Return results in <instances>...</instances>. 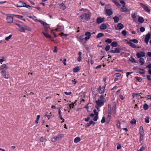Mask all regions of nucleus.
Listing matches in <instances>:
<instances>
[{
    "label": "nucleus",
    "instance_id": "nucleus-1",
    "mask_svg": "<svg viewBox=\"0 0 151 151\" xmlns=\"http://www.w3.org/2000/svg\"><path fill=\"white\" fill-rule=\"evenodd\" d=\"M106 95L105 94L104 95H101L99 98L98 100L96 101L97 105L100 106L103 105L104 101V97Z\"/></svg>",
    "mask_w": 151,
    "mask_h": 151
},
{
    "label": "nucleus",
    "instance_id": "nucleus-2",
    "mask_svg": "<svg viewBox=\"0 0 151 151\" xmlns=\"http://www.w3.org/2000/svg\"><path fill=\"white\" fill-rule=\"evenodd\" d=\"M16 24L17 25L19 28V30L22 32H25V30H28L29 31H31V29L25 25H21L19 24Z\"/></svg>",
    "mask_w": 151,
    "mask_h": 151
},
{
    "label": "nucleus",
    "instance_id": "nucleus-3",
    "mask_svg": "<svg viewBox=\"0 0 151 151\" xmlns=\"http://www.w3.org/2000/svg\"><path fill=\"white\" fill-rule=\"evenodd\" d=\"M17 6L19 7H25L29 9H32L31 6L27 5L25 2L22 1H19L17 4Z\"/></svg>",
    "mask_w": 151,
    "mask_h": 151
},
{
    "label": "nucleus",
    "instance_id": "nucleus-4",
    "mask_svg": "<svg viewBox=\"0 0 151 151\" xmlns=\"http://www.w3.org/2000/svg\"><path fill=\"white\" fill-rule=\"evenodd\" d=\"M80 17L82 19H85L90 18L89 14L88 13L83 14L80 16Z\"/></svg>",
    "mask_w": 151,
    "mask_h": 151
},
{
    "label": "nucleus",
    "instance_id": "nucleus-5",
    "mask_svg": "<svg viewBox=\"0 0 151 151\" xmlns=\"http://www.w3.org/2000/svg\"><path fill=\"white\" fill-rule=\"evenodd\" d=\"M91 35V34L90 32H85V35L86 36V37H85V38L86 41L88 40L90 38Z\"/></svg>",
    "mask_w": 151,
    "mask_h": 151
},
{
    "label": "nucleus",
    "instance_id": "nucleus-6",
    "mask_svg": "<svg viewBox=\"0 0 151 151\" xmlns=\"http://www.w3.org/2000/svg\"><path fill=\"white\" fill-rule=\"evenodd\" d=\"M38 22H40L41 24H42L45 27V30L46 31L47 30V27H48L49 25L47 24V23H46L45 22L43 21L40 19L38 20Z\"/></svg>",
    "mask_w": 151,
    "mask_h": 151
},
{
    "label": "nucleus",
    "instance_id": "nucleus-7",
    "mask_svg": "<svg viewBox=\"0 0 151 151\" xmlns=\"http://www.w3.org/2000/svg\"><path fill=\"white\" fill-rule=\"evenodd\" d=\"M140 6L143 8L147 12L150 13V10L149 8L146 6L142 3H141L140 4Z\"/></svg>",
    "mask_w": 151,
    "mask_h": 151
},
{
    "label": "nucleus",
    "instance_id": "nucleus-8",
    "mask_svg": "<svg viewBox=\"0 0 151 151\" xmlns=\"http://www.w3.org/2000/svg\"><path fill=\"white\" fill-rule=\"evenodd\" d=\"M104 17L102 18L101 17H98L96 19V22L97 24H99L104 22Z\"/></svg>",
    "mask_w": 151,
    "mask_h": 151
},
{
    "label": "nucleus",
    "instance_id": "nucleus-9",
    "mask_svg": "<svg viewBox=\"0 0 151 151\" xmlns=\"http://www.w3.org/2000/svg\"><path fill=\"white\" fill-rule=\"evenodd\" d=\"M136 55L137 58H141V57H144L145 56V53L143 51H140L139 52L137 53Z\"/></svg>",
    "mask_w": 151,
    "mask_h": 151
},
{
    "label": "nucleus",
    "instance_id": "nucleus-10",
    "mask_svg": "<svg viewBox=\"0 0 151 151\" xmlns=\"http://www.w3.org/2000/svg\"><path fill=\"white\" fill-rule=\"evenodd\" d=\"M150 36L151 35L150 33H148L146 35L145 39V41L147 45L149 41L150 37Z\"/></svg>",
    "mask_w": 151,
    "mask_h": 151
},
{
    "label": "nucleus",
    "instance_id": "nucleus-11",
    "mask_svg": "<svg viewBox=\"0 0 151 151\" xmlns=\"http://www.w3.org/2000/svg\"><path fill=\"white\" fill-rule=\"evenodd\" d=\"M93 112H94V114L95 115V116L93 119V120L95 121H96L97 120L98 117V112H97V111L96 109L93 110Z\"/></svg>",
    "mask_w": 151,
    "mask_h": 151
},
{
    "label": "nucleus",
    "instance_id": "nucleus-12",
    "mask_svg": "<svg viewBox=\"0 0 151 151\" xmlns=\"http://www.w3.org/2000/svg\"><path fill=\"white\" fill-rule=\"evenodd\" d=\"M121 50L119 48H115L114 50H111L109 51L111 53H119L120 52Z\"/></svg>",
    "mask_w": 151,
    "mask_h": 151
},
{
    "label": "nucleus",
    "instance_id": "nucleus-13",
    "mask_svg": "<svg viewBox=\"0 0 151 151\" xmlns=\"http://www.w3.org/2000/svg\"><path fill=\"white\" fill-rule=\"evenodd\" d=\"M1 73L2 76L5 78H8V76L6 75V72L5 70H3L1 72Z\"/></svg>",
    "mask_w": 151,
    "mask_h": 151
},
{
    "label": "nucleus",
    "instance_id": "nucleus-14",
    "mask_svg": "<svg viewBox=\"0 0 151 151\" xmlns=\"http://www.w3.org/2000/svg\"><path fill=\"white\" fill-rule=\"evenodd\" d=\"M105 86L104 87V88H102L101 86H99L98 89V91L99 93H104V89L105 88Z\"/></svg>",
    "mask_w": 151,
    "mask_h": 151
},
{
    "label": "nucleus",
    "instance_id": "nucleus-15",
    "mask_svg": "<svg viewBox=\"0 0 151 151\" xmlns=\"http://www.w3.org/2000/svg\"><path fill=\"white\" fill-rule=\"evenodd\" d=\"M6 20L9 23H12L13 22V18L10 16H8L6 17Z\"/></svg>",
    "mask_w": 151,
    "mask_h": 151
},
{
    "label": "nucleus",
    "instance_id": "nucleus-16",
    "mask_svg": "<svg viewBox=\"0 0 151 151\" xmlns=\"http://www.w3.org/2000/svg\"><path fill=\"white\" fill-rule=\"evenodd\" d=\"M107 28L106 25L104 24H102L100 27V28L102 30L106 29Z\"/></svg>",
    "mask_w": 151,
    "mask_h": 151
},
{
    "label": "nucleus",
    "instance_id": "nucleus-17",
    "mask_svg": "<svg viewBox=\"0 0 151 151\" xmlns=\"http://www.w3.org/2000/svg\"><path fill=\"white\" fill-rule=\"evenodd\" d=\"M117 27L119 29H122L124 27L123 25L121 23H119L118 24Z\"/></svg>",
    "mask_w": 151,
    "mask_h": 151
},
{
    "label": "nucleus",
    "instance_id": "nucleus-18",
    "mask_svg": "<svg viewBox=\"0 0 151 151\" xmlns=\"http://www.w3.org/2000/svg\"><path fill=\"white\" fill-rule=\"evenodd\" d=\"M106 14L109 16L111 15L112 14V12L111 11V10L110 9H106Z\"/></svg>",
    "mask_w": 151,
    "mask_h": 151
},
{
    "label": "nucleus",
    "instance_id": "nucleus-19",
    "mask_svg": "<svg viewBox=\"0 0 151 151\" xmlns=\"http://www.w3.org/2000/svg\"><path fill=\"white\" fill-rule=\"evenodd\" d=\"M0 68L1 70L4 69L6 70L8 68L5 64H3L1 66Z\"/></svg>",
    "mask_w": 151,
    "mask_h": 151
},
{
    "label": "nucleus",
    "instance_id": "nucleus-20",
    "mask_svg": "<svg viewBox=\"0 0 151 151\" xmlns=\"http://www.w3.org/2000/svg\"><path fill=\"white\" fill-rule=\"evenodd\" d=\"M113 19H114V22L115 23H117L119 21V18L117 16L114 17Z\"/></svg>",
    "mask_w": 151,
    "mask_h": 151
},
{
    "label": "nucleus",
    "instance_id": "nucleus-21",
    "mask_svg": "<svg viewBox=\"0 0 151 151\" xmlns=\"http://www.w3.org/2000/svg\"><path fill=\"white\" fill-rule=\"evenodd\" d=\"M127 44H129V45L133 48H136L137 46L131 42H127Z\"/></svg>",
    "mask_w": 151,
    "mask_h": 151
},
{
    "label": "nucleus",
    "instance_id": "nucleus-22",
    "mask_svg": "<svg viewBox=\"0 0 151 151\" xmlns=\"http://www.w3.org/2000/svg\"><path fill=\"white\" fill-rule=\"evenodd\" d=\"M93 123V124H95V123L92 120H91L90 121L89 123H87V124L86 125V127H88L90 126V125Z\"/></svg>",
    "mask_w": 151,
    "mask_h": 151
},
{
    "label": "nucleus",
    "instance_id": "nucleus-23",
    "mask_svg": "<svg viewBox=\"0 0 151 151\" xmlns=\"http://www.w3.org/2000/svg\"><path fill=\"white\" fill-rule=\"evenodd\" d=\"M138 20V22L140 23H142L144 21V18L142 17H139Z\"/></svg>",
    "mask_w": 151,
    "mask_h": 151
},
{
    "label": "nucleus",
    "instance_id": "nucleus-24",
    "mask_svg": "<svg viewBox=\"0 0 151 151\" xmlns=\"http://www.w3.org/2000/svg\"><path fill=\"white\" fill-rule=\"evenodd\" d=\"M80 70V68L79 67L77 66L75 68H74L73 70V72H74L76 73L78 72Z\"/></svg>",
    "mask_w": 151,
    "mask_h": 151
},
{
    "label": "nucleus",
    "instance_id": "nucleus-25",
    "mask_svg": "<svg viewBox=\"0 0 151 151\" xmlns=\"http://www.w3.org/2000/svg\"><path fill=\"white\" fill-rule=\"evenodd\" d=\"M140 71L139 72V73L141 74H144L145 72V70L144 69H142L140 68H139Z\"/></svg>",
    "mask_w": 151,
    "mask_h": 151
},
{
    "label": "nucleus",
    "instance_id": "nucleus-26",
    "mask_svg": "<svg viewBox=\"0 0 151 151\" xmlns=\"http://www.w3.org/2000/svg\"><path fill=\"white\" fill-rule=\"evenodd\" d=\"M118 45L116 41H114L112 42L111 45L113 47H116Z\"/></svg>",
    "mask_w": 151,
    "mask_h": 151
},
{
    "label": "nucleus",
    "instance_id": "nucleus-27",
    "mask_svg": "<svg viewBox=\"0 0 151 151\" xmlns=\"http://www.w3.org/2000/svg\"><path fill=\"white\" fill-rule=\"evenodd\" d=\"M139 134H143L144 133V131L143 129V127L142 126H141L139 128Z\"/></svg>",
    "mask_w": 151,
    "mask_h": 151
},
{
    "label": "nucleus",
    "instance_id": "nucleus-28",
    "mask_svg": "<svg viewBox=\"0 0 151 151\" xmlns=\"http://www.w3.org/2000/svg\"><path fill=\"white\" fill-rule=\"evenodd\" d=\"M139 63L141 65L144 64L145 63L144 59L143 58H140L139 59Z\"/></svg>",
    "mask_w": 151,
    "mask_h": 151
},
{
    "label": "nucleus",
    "instance_id": "nucleus-29",
    "mask_svg": "<svg viewBox=\"0 0 151 151\" xmlns=\"http://www.w3.org/2000/svg\"><path fill=\"white\" fill-rule=\"evenodd\" d=\"M81 140V139L78 137L75 138L74 139V142L75 143H77Z\"/></svg>",
    "mask_w": 151,
    "mask_h": 151
},
{
    "label": "nucleus",
    "instance_id": "nucleus-30",
    "mask_svg": "<svg viewBox=\"0 0 151 151\" xmlns=\"http://www.w3.org/2000/svg\"><path fill=\"white\" fill-rule=\"evenodd\" d=\"M42 33L44 34V35L47 38H50V37H51V36L47 33L42 32Z\"/></svg>",
    "mask_w": 151,
    "mask_h": 151
},
{
    "label": "nucleus",
    "instance_id": "nucleus-31",
    "mask_svg": "<svg viewBox=\"0 0 151 151\" xmlns=\"http://www.w3.org/2000/svg\"><path fill=\"white\" fill-rule=\"evenodd\" d=\"M121 11L123 12H126L127 10L126 7H125V5H123L121 8Z\"/></svg>",
    "mask_w": 151,
    "mask_h": 151
},
{
    "label": "nucleus",
    "instance_id": "nucleus-32",
    "mask_svg": "<svg viewBox=\"0 0 151 151\" xmlns=\"http://www.w3.org/2000/svg\"><path fill=\"white\" fill-rule=\"evenodd\" d=\"M104 36V34L102 33H99L97 35L96 37V38H98L101 37H102Z\"/></svg>",
    "mask_w": 151,
    "mask_h": 151
},
{
    "label": "nucleus",
    "instance_id": "nucleus-33",
    "mask_svg": "<svg viewBox=\"0 0 151 151\" xmlns=\"http://www.w3.org/2000/svg\"><path fill=\"white\" fill-rule=\"evenodd\" d=\"M116 104L114 103V105L112 107V111L113 112H116Z\"/></svg>",
    "mask_w": 151,
    "mask_h": 151
},
{
    "label": "nucleus",
    "instance_id": "nucleus-34",
    "mask_svg": "<svg viewBox=\"0 0 151 151\" xmlns=\"http://www.w3.org/2000/svg\"><path fill=\"white\" fill-rule=\"evenodd\" d=\"M132 96L133 97H134V96L137 97L139 96H140V93H133Z\"/></svg>",
    "mask_w": 151,
    "mask_h": 151
},
{
    "label": "nucleus",
    "instance_id": "nucleus-35",
    "mask_svg": "<svg viewBox=\"0 0 151 151\" xmlns=\"http://www.w3.org/2000/svg\"><path fill=\"white\" fill-rule=\"evenodd\" d=\"M105 42L107 43L106 44H110L112 42V40L111 39H108L105 40Z\"/></svg>",
    "mask_w": 151,
    "mask_h": 151
},
{
    "label": "nucleus",
    "instance_id": "nucleus-36",
    "mask_svg": "<svg viewBox=\"0 0 151 151\" xmlns=\"http://www.w3.org/2000/svg\"><path fill=\"white\" fill-rule=\"evenodd\" d=\"M130 42H132L134 43H136L138 42L137 40L136 39H133L132 40H130Z\"/></svg>",
    "mask_w": 151,
    "mask_h": 151
},
{
    "label": "nucleus",
    "instance_id": "nucleus-37",
    "mask_svg": "<svg viewBox=\"0 0 151 151\" xmlns=\"http://www.w3.org/2000/svg\"><path fill=\"white\" fill-rule=\"evenodd\" d=\"M148 108V106L147 104H145L143 105V109L145 110L147 109Z\"/></svg>",
    "mask_w": 151,
    "mask_h": 151
},
{
    "label": "nucleus",
    "instance_id": "nucleus-38",
    "mask_svg": "<svg viewBox=\"0 0 151 151\" xmlns=\"http://www.w3.org/2000/svg\"><path fill=\"white\" fill-rule=\"evenodd\" d=\"M85 37L84 35H81L79 37V39L80 40V42H82V40H83V39H85Z\"/></svg>",
    "mask_w": 151,
    "mask_h": 151
},
{
    "label": "nucleus",
    "instance_id": "nucleus-39",
    "mask_svg": "<svg viewBox=\"0 0 151 151\" xmlns=\"http://www.w3.org/2000/svg\"><path fill=\"white\" fill-rule=\"evenodd\" d=\"M108 114H110L111 112V107L110 106L108 105Z\"/></svg>",
    "mask_w": 151,
    "mask_h": 151
},
{
    "label": "nucleus",
    "instance_id": "nucleus-40",
    "mask_svg": "<svg viewBox=\"0 0 151 151\" xmlns=\"http://www.w3.org/2000/svg\"><path fill=\"white\" fill-rule=\"evenodd\" d=\"M13 15L14 16H15L16 17H17L19 19H22V18L23 17V16H21V15H15V14H13Z\"/></svg>",
    "mask_w": 151,
    "mask_h": 151
},
{
    "label": "nucleus",
    "instance_id": "nucleus-41",
    "mask_svg": "<svg viewBox=\"0 0 151 151\" xmlns=\"http://www.w3.org/2000/svg\"><path fill=\"white\" fill-rule=\"evenodd\" d=\"M58 27L59 28V29L60 30V31H62L64 29V28L63 26H59V25H58Z\"/></svg>",
    "mask_w": 151,
    "mask_h": 151
},
{
    "label": "nucleus",
    "instance_id": "nucleus-42",
    "mask_svg": "<svg viewBox=\"0 0 151 151\" xmlns=\"http://www.w3.org/2000/svg\"><path fill=\"white\" fill-rule=\"evenodd\" d=\"M140 139H139V141L140 142H141L142 140L143 139V134H140Z\"/></svg>",
    "mask_w": 151,
    "mask_h": 151
},
{
    "label": "nucleus",
    "instance_id": "nucleus-43",
    "mask_svg": "<svg viewBox=\"0 0 151 151\" xmlns=\"http://www.w3.org/2000/svg\"><path fill=\"white\" fill-rule=\"evenodd\" d=\"M40 117V115H38L37 116L36 119L35 121V123L36 124H37L38 123V120L39 119V118Z\"/></svg>",
    "mask_w": 151,
    "mask_h": 151
},
{
    "label": "nucleus",
    "instance_id": "nucleus-44",
    "mask_svg": "<svg viewBox=\"0 0 151 151\" xmlns=\"http://www.w3.org/2000/svg\"><path fill=\"white\" fill-rule=\"evenodd\" d=\"M129 60L132 63H135V60L132 57H131L129 59Z\"/></svg>",
    "mask_w": 151,
    "mask_h": 151
},
{
    "label": "nucleus",
    "instance_id": "nucleus-45",
    "mask_svg": "<svg viewBox=\"0 0 151 151\" xmlns=\"http://www.w3.org/2000/svg\"><path fill=\"white\" fill-rule=\"evenodd\" d=\"M45 140H47L46 139L45 137H41V138H40V141L41 142H43Z\"/></svg>",
    "mask_w": 151,
    "mask_h": 151
},
{
    "label": "nucleus",
    "instance_id": "nucleus-46",
    "mask_svg": "<svg viewBox=\"0 0 151 151\" xmlns=\"http://www.w3.org/2000/svg\"><path fill=\"white\" fill-rule=\"evenodd\" d=\"M135 78L138 81H139L140 82H141L142 81V80L140 78L138 77H135Z\"/></svg>",
    "mask_w": 151,
    "mask_h": 151
},
{
    "label": "nucleus",
    "instance_id": "nucleus-47",
    "mask_svg": "<svg viewBox=\"0 0 151 151\" xmlns=\"http://www.w3.org/2000/svg\"><path fill=\"white\" fill-rule=\"evenodd\" d=\"M88 62L89 63H90L91 65L93 64V61L92 60L91 58L88 59Z\"/></svg>",
    "mask_w": 151,
    "mask_h": 151
},
{
    "label": "nucleus",
    "instance_id": "nucleus-48",
    "mask_svg": "<svg viewBox=\"0 0 151 151\" xmlns=\"http://www.w3.org/2000/svg\"><path fill=\"white\" fill-rule=\"evenodd\" d=\"M110 46L109 45H107L105 47V50L106 51H107L110 49Z\"/></svg>",
    "mask_w": 151,
    "mask_h": 151
},
{
    "label": "nucleus",
    "instance_id": "nucleus-49",
    "mask_svg": "<svg viewBox=\"0 0 151 151\" xmlns=\"http://www.w3.org/2000/svg\"><path fill=\"white\" fill-rule=\"evenodd\" d=\"M59 35H60L61 37L63 36L65 37H66L68 35L67 34H64L63 32H61L59 34Z\"/></svg>",
    "mask_w": 151,
    "mask_h": 151
},
{
    "label": "nucleus",
    "instance_id": "nucleus-50",
    "mask_svg": "<svg viewBox=\"0 0 151 151\" xmlns=\"http://www.w3.org/2000/svg\"><path fill=\"white\" fill-rule=\"evenodd\" d=\"M130 123L132 124H135L136 123V121L135 119H132L130 121Z\"/></svg>",
    "mask_w": 151,
    "mask_h": 151
},
{
    "label": "nucleus",
    "instance_id": "nucleus-51",
    "mask_svg": "<svg viewBox=\"0 0 151 151\" xmlns=\"http://www.w3.org/2000/svg\"><path fill=\"white\" fill-rule=\"evenodd\" d=\"M12 35H10L8 37H6L5 38V40H8L12 37Z\"/></svg>",
    "mask_w": 151,
    "mask_h": 151
},
{
    "label": "nucleus",
    "instance_id": "nucleus-52",
    "mask_svg": "<svg viewBox=\"0 0 151 151\" xmlns=\"http://www.w3.org/2000/svg\"><path fill=\"white\" fill-rule=\"evenodd\" d=\"M114 3L117 6H120V5L119 4V2L117 0H116V1L114 2Z\"/></svg>",
    "mask_w": 151,
    "mask_h": 151
},
{
    "label": "nucleus",
    "instance_id": "nucleus-53",
    "mask_svg": "<svg viewBox=\"0 0 151 151\" xmlns=\"http://www.w3.org/2000/svg\"><path fill=\"white\" fill-rule=\"evenodd\" d=\"M145 98L148 99H151V95H147L145 97Z\"/></svg>",
    "mask_w": 151,
    "mask_h": 151
},
{
    "label": "nucleus",
    "instance_id": "nucleus-54",
    "mask_svg": "<svg viewBox=\"0 0 151 151\" xmlns=\"http://www.w3.org/2000/svg\"><path fill=\"white\" fill-rule=\"evenodd\" d=\"M145 28L143 27H141L140 29V31L141 32H144L145 31Z\"/></svg>",
    "mask_w": 151,
    "mask_h": 151
},
{
    "label": "nucleus",
    "instance_id": "nucleus-55",
    "mask_svg": "<svg viewBox=\"0 0 151 151\" xmlns=\"http://www.w3.org/2000/svg\"><path fill=\"white\" fill-rule=\"evenodd\" d=\"M122 33L124 36H125L127 34L125 30L122 31Z\"/></svg>",
    "mask_w": 151,
    "mask_h": 151
},
{
    "label": "nucleus",
    "instance_id": "nucleus-56",
    "mask_svg": "<svg viewBox=\"0 0 151 151\" xmlns=\"http://www.w3.org/2000/svg\"><path fill=\"white\" fill-rule=\"evenodd\" d=\"M149 118L148 117H147L145 119V122L146 123H149L150 122Z\"/></svg>",
    "mask_w": 151,
    "mask_h": 151
},
{
    "label": "nucleus",
    "instance_id": "nucleus-57",
    "mask_svg": "<svg viewBox=\"0 0 151 151\" xmlns=\"http://www.w3.org/2000/svg\"><path fill=\"white\" fill-rule=\"evenodd\" d=\"M132 18L133 19H135L136 17V15L135 13L132 14Z\"/></svg>",
    "mask_w": 151,
    "mask_h": 151
},
{
    "label": "nucleus",
    "instance_id": "nucleus-58",
    "mask_svg": "<svg viewBox=\"0 0 151 151\" xmlns=\"http://www.w3.org/2000/svg\"><path fill=\"white\" fill-rule=\"evenodd\" d=\"M105 122V119L104 117H103L102 119L101 120V122L102 123H104Z\"/></svg>",
    "mask_w": 151,
    "mask_h": 151
},
{
    "label": "nucleus",
    "instance_id": "nucleus-59",
    "mask_svg": "<svg viewBox=\"0 0 151 151\" xmlns=\"http://www.w3.org/2000/svg\"><path fill=\"white\" fill-rule=\"evenodd\" d=\"M74 106V104H69V107L70 108V109L73 108V106Z\"/></svg>",
    "mask_w": 151,
    "mask_h": 151
},
{
    "label": "nucleus",
    "instance_id": "nucleus-60",
    "mask_svg": "<svg viewBox=\"0 0 151 151\" xmlns=\"http://www.w3.org/2000/svg\"><path fill=\"white\" fill-rule=\"evenodd\" d=\"M64 93L66 94V95H70L71 94V92H67L66 91H65L64 92Z\"/></svg>",
    "mask_w": 151,
    "mask_h": 151
},
{
    "label": "nucleus",
    "instance_id": "nucleus-61",
    "mask_svg": "<svg viewBox=\"0 0 151 151\" xmlns=\"http://www.w3.org/2000/svg\"><path fill=\"white\" fill-rule=\"evenodd\" d=\"M53 138L56 141L58 140L59 138V137L58 136H55Z\"/></svg>",
    "mask_w": 151,
    "mask_h": 151
},
{
    "label": "nucleus",
    "instance_id": "nucleus-62",
    "mask_svg": "<svg viewBox=\"0 0 151 151\" xmlns=\"http://www.w3.org/2000/svg\"><path fill=\"white\" fill-rule=\"evenodd\" d=\"M115 75L117 77H119L121 76V74L119 73H115Z\"/></svg>",
    "mask_w": 151,
    "mask_h": 151
},
{
    "label": "nucleus",
    "instance_id": "nucleus-63",
    "mask_svg": "<svg viewBox=\"0 0 151 151\" xmlns=\"http://www.w3.org/2000/svg\"><path fill=\"white\" fill-rule=\"evenodd\" d=\"M145 148L143 146L142 147L138 150V151H142L144 150Z\"/></svg>",
    "mask_w": 151,
    "mask_h": 151
},
{
    "label": "nucleus",
    "instance_id": "nucleus-64",
    "mask_svg": "<svg viewBox=\"0 0 151 151\" xmlns=\"http://www.w3.org/2000/svg\"><path fill=\"white\" fill-rule=\"evenodd\" d=\"M146 67L147 68H149L150 69V68H151V64H150L149 65H147L146 66Z\"/></svg>",
    "mask_w": 151,
    "mask_h": 151
}]
</instances>
